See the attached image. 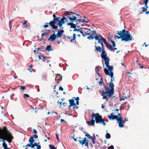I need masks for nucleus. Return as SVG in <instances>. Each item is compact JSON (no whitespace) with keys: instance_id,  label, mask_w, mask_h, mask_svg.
Returning <instances> with one entry per match:
<instances>
[{"instance_id":"obj_4","label":"nucleus","mask_w":149,"mask_h":149,"mask_svg":"<svg viewBox=\"0 0 149 149\" xmlns=\"http://www.w3.org/2000/svg\"><path fill=\"white\" fill-rule=\"evenodd\" d=\"M109 86L110 88V90L104 91V90H100L99 92L101 95L103 96L102 99H105L106 101H108L109 98H110L114 94V86L113 83H109Z\"/></svg>"},{"instance_id":"obj_14","label":"nucleus","mask_w":149,"mask_h":149,"mask_svg":"<svg viewBox=\"0 0 149 149\" xmlns=\"http://www.w3.org/2000/svg\"><path fill=\"white\" fill-rule=\"evenodd\" d=\"M82 29H84L85 30V31H84V32L85 33V34H86V35H90L91 33V30L90 29L88 28H82Z\"/></svg>"},{"instance_id":"obj_20","label":"nucleus","mask_w":149,"mask_h":149,"mask_svg":"<svg viewBox=\"0 0 149 149\" xmlns=\"http://www.w3.org/2000/svg\"><path fill=\"white\" fill-rule=\"evenodd\" d=\"M95 47L96 50L97 52H101L102 51L103 49H102L101 47L99 46H95Z\"/></svg>"},{"instance_id":"obj_23","label":"nucleus","mask_w":149,"mask_h":149,"mask_svg":"<svg viewBox=\"0 0 149 149\" xmlns=\"http://www.w3.org/2000/svg\"><path fill=\"white\" fill-rule=\"evenodd\" d=\"M46 50L49 51H53V49L51 48V46L50 45L47 46L46 48Z\"/></svg>"},{"instance_id":"obj_55","label":"nucleus","mask_w":149,"mask_h":149,"mask_svg":"<svg viewBox=\"0 0 149 149\" xmlns=\"http://www.w3.org/2000/svg\"><path fill=\"white\" fill-rule=\"evenodd\" d=\"M63 88L62 87V86H60L59 88V90H61V91H63Z\"/></svg>"},{"instance_id":"obj_38","label":"nucleus","mask_w":149,"mask_h":149,"mask_svg":"<svg viewBox=\"0 0 149 149\" xmlns=\"http://www.w3.org/2000/svg\"><path fill=\"white\" fill-rule=\"evenodd\" d=\"M64 38L65 40H70L71 39V38L68 36H65Z\"/></svg>"},{"instance_id":"obj_57","label":"nucleus","mask_w":149,"mask_h":149,"mask_svg":"<svg viewBox=\"0 0 149 149\" xmlns=\"http://www.w3.org/2000/svg\"><path fill=\"white\" fill-rule=\"evenodd\" d=\"M41 148V146L40 145H38L37 148V149H40Z\"/></svg>"},{"instance_id":"obj_26","label":"nucleus","mask_w":149,"mask_h":149,"mask_svg":"<svg viewBox=\"0 0 149 149\" xmlns=\"http://www.w3.org/2000/svg\"><path fill=\"white\" fill-rule=\"evenodd\" d=\"M91 139L92 140V142L94 144H95V141L96 139H95V135H94V136L92 138V139Z\"/></svg>"},{"instance_id":"obj_17","label":"nucleus","mask_w":149,"mask_h":149,"mask_svg":"<svg viewBox=\"0 0 149 149\" xmlns=\"http://www.w3.org/2000/svg\"><path fill=\"white\" fill-rule=\"evenodd\" d=\"M68 17L71 22H73L74 21H76L77 18L73 15L72 16V17L68 16Z\"/></svg>"},{"instance_id":"obj_8","label":"nucleus","mask_w":149,"mask_h":149,"mask_svg":"<svg viewBox=\"0 0 149 149\" xmlns=\"http://www.w3.org/2000/svg\"><path fill=\"white\" fill-rule=\"evenodd\" d=\"M53 20L51 21L49 23V24L50 26L52 27L53 29L56 30L58 28V26H56L55 24L58 22V20L60 19V18L56 17L54 14H53Z\"/></svg>"},{"instance_id":"obj_11","label":"nucleus","mask_w":149,"mask_h":149,"mask_svg":"<svg viewBox=\"0 0 149 149\" xmlns=\"http://www.w3.org/2000/svg\"><path fill=\"white\" fill-rule=\"evenodd\" d=\"M66 18L63 17L61 18L60 20L59 19L58 21V25L59 26V27H62L63 24L65 23L66 21Z\"/></svg>"},{"instance_id":"obj_25","label":"nucleus","mask_w":149,"mask_h":149,"mask_svg":"<svg viewBox=\"0 0 149 149\" xmlns=\"http://www.w3.org/2000/svg\"><path fill=\"white\" fill-rule=\"evenodd\" d=\"M96 35H97L96 31H92V32H91V33L90 35L93 36V37H94Z\"/></svg>"},{"instance_id":"obj_37","label":"nucleus","mask_w":149,"mask_h":149,"mask_svg":"<svg viewBox=\"0 0 149 149\" xmlns=\"http://www.w3.org/2000/svg\"><path fill=\"white\" fill-rule=\"evenodd\" d=\"M13 21V20H10L9 21V27H10V29H11V25H12Z\"/></svg>"},{"instance_id":"obj_33","label":"nucleus","mask_w":149,"mask_h":149,"mask_svg":"<svg viewBox=\"0 0 149 149\" xmlns=\"http://www.w3.org/2000/svg\"><path fill=\"white\" fill-rule=\"evenodd\" d=\"M148 0H144L143 3V4H144L145 6H148L147 3L148 2Z\"/></svg>"},{"instance_id":"obj_62","label":"nucleus","mask_w":149,"mask_h":149,"mask_svg":"<svg viewBox=\"0 0 149 149\" xmlns=\"http://www.w3.org/2000/svg\"><path fill=\"white\" fill-rule=\"evenodd\" d=\"M27 22V20H25L24 21V22L23 23H22V24L23 25H25V24H26V22Z\"/></svg>"},{"instance_id":"obj_5","label":"nucleus","mask_w":149,"mask_h":149,"mask_svg":"<svg viewBox=\"0 0 149 149\" xmlns=\"http://www.w3.org/2000/svg\"><path fill=\"white\" fill-rule=\"evenodd\" d=\"M107 117L110 120L116 119L119 124V126L120 127H123L124 126V124L126 121H128L127 119L123 120V117L122 116L119 117L118 116L114 115V113H112L110 114V115H108Z\"/></svg>"},{"instance_id":"obj_18","label":"nucleus","mask_w":149,"mask_h":149,"mask_svg":"<svg viewBox=\"0 0 149 149\" xmlns=\"http://www.w3.org/2000/svg\"><path fill=\"white\" fill-rule=\"evenodd\" d=\"M49 30H48V31H49L48 32H46L44 33H43L42 34V35H41V38H40V39H39L38 40L39 41H40L42 40H43V36H48V34H49Z\"/></svg>"},{"instance_id":"obj_31","label":"nucleus","mask_w":149,"mask_h":149,"mask_svg":"<svg viewBox=\"0 0 149 149\" xmlns=\"http://www.w3.org/2000/svg\"><path fill=\"white\" fill-rule=\"evenodd\" d=\"M49 146L50 149H56V148L54 146L52 145H49Z\"/></svg>"},{"instance_id":"obj_48","label":"nucleus","mask_w":149,"mask_h":149,"mask_svg":"<svg viewBox=\"0 0 149 149\" xmlns=\"http://www.w3.org/2000/svg\"><path fill=\"white\" fill-rule=\"evenodd\" d=\"M56 137V139H57L59 141V139L58 137V134L57 133H56L55 134Z\"/></svg>"},{"instance_id":"obj_22","label":"nucleus","mask_w":149,"mask_h":149,"mask_svg":"<svg viewBox=\"0 0 149 149\" xmlns=\"http://www.w3.org/2000/svg\"><path fill=\"white\" fill-rule=\"evenodd\" d=\"M29 141L30 143V144H29L31 145L34 142V140L33 137H30L29 139Z\"/></svg>"},{"instance_id":"obj_34","label":"nucleus","mask_w":149,"mask_h":149,"mask_svg":"<svg viewBox=\"0 0 149 149\" xmlns=\"http://www.w3.org/2000/svg\"><path fill=\"white\" fill-rule=\"evenodd\" d=\"M49 23L46 22L45 24L44 25L43 27L45 28H47L49 26Z\"/></svg>"},{"instance_id":"obj_45","label":"nucleus","mask_w":149,"mask_h":149,"mask_svg":"<svg viewBox=\"0 0 149 149\" xmlns=\"http://www.w3.org/2000/svg\"><path fill=\"white\" fill-rule=\"evenodd\" d=\"M95 70L96 73H97L99 72V68L97 67H96Z\"/></svg>"},{"instance_id":"obj_1","label":"nucleus","mask_w":149,"mask_h":149,"mask_svg":"<svg viewBox=\"0 0 149 149\" xmlns=\"http://www.w3.org/2000/svg\"><path fill=\"white\" fill-rule=\"evenodd\" d=\"M13 139L11 132L6 126H4L2 128H0V141L3 142L2 146L4 149H9L7 147V145L5 141L10 143Z\"/></svg>"},{"instance_id":"obj_27","label":"nucleus","mask_w":149,"mask_h":149,"mask_svg":"<svg viewBox=\"0 0 149 149\" xmlns=\"http://www.w3.org/2000/svg\"><path fill=\"white\" fill-rule=\"evenodd\" d=\"M89 22V20L87 18H86L85 19H83V20L81 21V22H85L87 23Z\"/></svg>"},{"instance_id":"obj_6","label":"nucleus","mask_w":149,"mask_h":149,"mask_svg":"<svg viewBox=\"0 0 149 149\" xmlns=\"http://www.w3.org/2000/svg\"><path fill=\"white\" fill-rule=\"evenodd\" d=\"M74 100L76 101V104L77 105H79V97H77L76 98L75 97H73L71 99L68 100L70 103V105L68 106V107L70 109V107H73V109L74 110L77 109L78 107L76 106V104L75 103L74 101Z\"/></svg>"},{"instance_id":"obj_46","label":"nucleus","mask_w":149,"mask_h":149,"mask_svg":"<svg viewBox=\"0 0 149 149\" xmlns=\"http://www.w3.org/2000/svg\"><path fill=\"white\" fill-rule=\"evenodd\" d=\"M79 32L84 37H85V36H86V34H84L83 31H81V30H80V31Z\"/></svg>"},{"instance_id":"obj_40","label":"nucleus","mask_w":149,"mask_h":149,"mask_svg":"<svg viewBox=\"0 0 149 149\" xmlns=\"http://www.w3.org/2000/svg\"><path fill=\"white\" fill-rule=\"evenodd\" d=\"M94 38V37H93L91 36H90L87 37V38L90 40H93V39Z\"/></svg>"},{"instance_id":"obj_21","label":"nucleus","mask_w":149,"mask_h":149,"mask_svg":"<svg viewBox=\"0 0 149 149\" xmlns=\"http://www.w3.org/2000/svg\"><path fill=\"white\" fill-rule=\"evenodd\" d=\"M62 79L61 76L59 74L56 76L55 78V80L57 81H61Z\"/></svg>"},{"instance_id":"obj_29","label":"nucleus","mask_w":149,"mask_h":149,"mask_svg":"<svg viewBox=\"0 0 149 149\" xmlns=\"http://www.w3.org/2000/svg\"><path fill=\"white\" fill-rule=\"evenodd\" d=\"M70 15L71 14H74V15H76L77 16H79L80 17L79 18H80L81 17V16H80V15L79 14H78L77 13H76V12H70ZM79 18V17H78Z\"/></svg>"},{"instance_id":"obj_3","label":"nucleus","mask_w":149,"mask_h":149,"mask_svg":"<svg viewBox=\"0 0 149 149\" xmlns=\"http://www.w3.org/2000/svg\"><path fill=\"white\" fill-rule=\"evenodd\" d=\"M117 34L120 35L119 36L117 35H115V38H117L118 39L121 38L122 41H125V42L129 41H131L132 40H134V39L132 37V36L130 35L129 31H126L123 29L122 31H117Z\"/></svg>"},{"instance_id":"obj_44","label":"nucleus","mask_w":149,"mask_h":149,"mask_svg":"<svg viewBox=\"0 0 149 149\" xmlns=\"http://www.w3.org/2000/svg\"><path fill=\"white\" fill-rule=\"evenodd\" d=\"M127 98V97H122V98H120V101L121 100H124L125 99Z\"/></svg>"},{"instance_id":"obj_35","label":"nucleus","mask_w":149,"mask_h":149,"mask_svg":"<svg viewBox=\"0 0 149 149\" xmlns=\"http://www.w3.org/2000/svg\"><path fill=\"white\" fill-rule=\"evenodd\" d=\"M99 85H100L101 86H102V84L103 83V80L102 79V78H101L100 79V81L99 82Z\"/></svg>"},{"instance_id":"obj_2","label":"nucleus","mask_w":149,"mask_h":149,"mask_svg":"<svg viewBox=\"0 0 149 149\" xmlns=\"http://www.w3.org/2000/svg\"><path fill=\"white\" fill-rule=\"evenodd\" d=\"M92 120L90 121H86V122L89 125H93L95 123L94 120L95 119L96 123L97 124H102L105 126L106 123L105 122V120L102 118V116L98 113H93L91 116Z\"/></svg>"},{"instance_id":"obj_10","label":"nucleus","mask_w":149,"mask_h":149,"mask_svg":"<svg viewBox=\"0 0 149 149\" xmlns=\"http://www.w3.org/2000/svg\"><path fill=\"white\" fill-rule=\"evenodd\" d=\"M102 52V53L101 54V57L104 60L105 62L106 61H109V58L107 57V54L104 50L103 49Z\"/></svg>"},{"instance_id":"obj_30","label":"nucleus","mask_w":149,"mask_h":149,"mask_svg":"<svg viewBox=\"0 0 149 149\" xmlns=\"http://www.w3.org/2000/svg\"><path fill=\"white\" fill-rule=\"evenodd\" d=\"M85 136H87L88 138L90 139H92V138L93 137L92 136H90V135L88 134V133L86 134Z\"/></svg>"},{"instance_id":"obj_28","label":"nucleus","mask_w":149,"mask_h":149,"mask_svg":"<svg viewBox=\"0 0 149 149\" xmlns=\"http://www.w3.org/2000/svg\"><path fill=\"white\" fill-rule=\"evenodd\" d=\"M106 138L107 139H110L111 138L110 134L109 133H107L106 135Z\"/></svg>"},{"instance_id":"obj_36","label":"nucleus","mask_w":149,"mask_h":149,"mask_svg":"<svg viewBox=\"0 0 149 149\" xmlns=\"http://www.w3.org/2000/svg\"><path fill=\"white\" fill-rule=\"evenodd\" d=\"M33 67V65H30L29 66V69H28V70H29V71L31 72H32L33 70L32 69V68Z\"/></svg>"},{"instance_id":"obj_59","label":"nucleus","mask_w":149,"mask_h":149,"mask_svg":"<svg viewBox=\"0 0 149 149\" xmlns=\"http://www.w3.org/2000/svg\"><path fill=\"white\" fill-rule=\"evenodd\" d=\"M43 47H44L43 46V47H41L38 48L37 49V51H38L40 49H43Z\"/></svg>"},{"instance_id":"obj_64","label":"nucleus","mask_w":149,"mask_h":149,"mask_svg":"<svg viewBox=\"0 0 149 149\" xmlns=\"http://www.w3.org/2000/svg\"><path fill=\"white\" fill-rule=\"evenodd\" d=\"M72 137L75 142H76L77 141L76 139L74 138L73 136H72Z\"/></svg>"},{"instance_id":"obj_51","label":"nucleus","mask_w":149,"mask_h":149,"mask_svg":"<svg viewBox=\"0 0 149 149\" xmlns=\"http://www.w3.org/2000/svg\"><path fill=\"white\" fill-rule=\"evenodd\" d=\"M108 149H114V147L113 146H111L108 147Z\"/></svg>"},{"instance_id":"obj_49","label":"nucleus","mask_w":149,"mask_h":149,"mask_svg":"<svg viewBox=\"0 0 149 149\" xmlns=\"http://www.w3.org/2000/svg\"><path fill=\"white\" fill-rule=\"evenodd\" d=\"M21 89L22 90H24L26 89V87L24 86H20Z\"/></svg>"},{"instance_id":"obj_41","label":"nucleus","mask_w":149,"mask_h":149,"mask_svg":"<svg viewBox=\"0 0 149 149\" xmlns=\"http://www.w3.org/2000/svg\"><path fill=\"white\" fill-rule=\"evenodd\" d=\"M23 97H24V98H26L29 97V96L27 94H24Z\"/></svg>"},{"instance_id":"obj_47","label":"nucleus","mask_w":149,"mask_h":149,"mask_svg":"<svg viewBox=\"0 0 149 149\" xmlns=\"http://www.w3.org/2000/svg\"><path fill=\"white\" fill-rule=\"evenodd\" d=\"M81 30V29H75H75H74L73 31L79 32Z\"/></svg>"},{"instance_id":"obj_13","label":"nucleus","mask_w":149,"mask_h":149,"mask_svg":"<svg viewBox=\"0 0 149 149\" xmlns=\"http://www.w3.org/2000/svg\"><path fill=\"white\" fill-rule=\"evenodd\" d=\"M56 37H57L56 34H55L54 33L50 36V37L48 39V40L49 41L51 40V42H52L54 40H55V39Z\"/></svg>"},{"instance_id":"obj_54","label":"nucleus","mask_w":149,"mask_h":149,"mask_svg":"<svg viewBox=\"0 0 149 149\" xmlns=\"http://www.w3.org/2000/svg\"><path fill=\"white\" fill-rule=\"evenodd\" d=\"M100 44H101V46H102L101 48L102 49H104V45L103 44V43L102 42L101 43H100Z\"/></svg>"},{"instance_id":"obj_63","label":"nucleus","mask_w":149,"mask_h":149,"mask_svg":"<svg viewBox=\"0 0 149 149\" xmlns=\"http://www.w3.org/2000/svg\"><path fill=\"white\" fill-rule=\"evenodd\" d=\"M57 103L58 104H60V105H62V102H59L58 101L57 102Z\"/></svg>"},{"instance_id":"obj_58","label":"nucleus","mask_w":149,"mask_h":149,"mask_svg":"<svg viewBox=\"0 0 149 149\" xmlns=\"http://www.w3.org/2000/svg\"><path fill=\"white\" fill-rule=\"evenodd\" d=\"M32 137H33V138H35L36 139H37L38 137V136L36 134H35Z\"/></svg>"},{"instance_id":"obj_24","label":"nucleus","mask_w":149,"mask_h":149,"mask_svg":"<svg viewBox=\"0 0 149 149\" xmlns=\"http://www.w3.org/2000/svg\"><path fill=\"white\" fill-rule=\"evenodd\" d=\"M106 47H107L110 51L113 50V48L112 46L110 44H108L107 45H106Z\"/></svg>"},{"instance_id":"obj_52","label":"nucleus","mask_w":149,"mask_h":149,"mask_svg":"<svg viewBox=\"0 0 149 149\" xmlns=\"http://www.w3.org/2000/svg\"><path fill=\"white\" fill-rule=\"evenodd\" d=\"M66 15H69L70 13V12L69 11H65L64 13Z\"/></svg>"},{"instance_id":"obj_43","label":"nucleus","mask_w":149,"mask_h":149,"mask_svg":"<svg viewBox=\"0 0 149 149\" xmlns=\"http://www.w3.org/2000/svg\"><path fill=\"white\" fill-rule=\"evenodd\" d=\"M142 9H143V10L141 11L142 12L147 11V9H146V8L144 7H142Z\"/></svg>"},{"instance_id":"obj_56","label":"nucleus","mask_w":149,"mask_h":149,"mask_svg":"<svg viewBox=\"0 0 149 149\" xmlns=\"http://www.w3.org/2000/svg\"><path fill=\"white\" fill-rule=\"evenodd\" d=\"M33 132L35 134H37V131H36V130L35 129H33Z\"/></svg>"},{"instance_id":"obj_12","label":"nucleus","mask_w":149,"mask_h":149,"mask_svg":"<svg viewBox=\"0 0 149 149\" xmlns=\"http://www.w3.org/2000/svg\"><path fill=\"white\" fill-rule=\"evenodd\" d=\"M94 38L96 40H97L98 43L100 44L102 42V40L104 38L99 34L98 35H96L94 37Z\"/></svg>"},{"instance_id":"obj_60","label":"nucleus","mask_w":149,"mask_h":149,"mask_svg":"<svg viewBox=\"0 0 149 149\" xmlns=\"http://www.w3.org/2000/svg\"><path fill=\"white\" fill-rule=\"evenodd\" d=\"M137 64L139 65L141 68H143V65H141L140 64L138 63Z\"/></svg>"},{"instance_id":"obj_9","label":"nucleus","mask_w":149,"mask_h":149,"mask_svg":"<svg viewBox=\"0 0 149 149\" xmlns=\"http://www.w3.org/2000/svg\"><path fill=\"white\" fill-rule=\"evenodd\" d=\"M79 139H81V140H80L79 141V143L80 144H81L82 146L83 145H84L85 146H87L88 148V141L86 139V138L85 137L83 139L81 138V137H79Z\"/></svg>"},{"instance_id":"obj_53","label":"nucleus","mask_w":149,"mask_h":149,"mask_svg":"<svg viewBox=\"0 0 149 149\" xmlns=\"http://www.w3.org/2000/svg\"><path fill=\"white\" fill-rule=\"evenodd\" d=\"M81 21H81V19H77V20H76V22L77 23V22H81Z\"/></svg>"},{"instance_id":"obj_19","label":"nucleus","mask_w":149,"mask_h":149,"mask_svg":"<svg viewBox=\"0 0 149 149\" xmlns=\"http://www.w3.org/2000/svg\"><path fill=\"white\" fill-rule=\"evenodd\" d=\"M38 145V144L36 142L34 143H33L31 145L29 144V143L27 145V146H28V147H31V148H33L35 146L37 147Z\"/></svg>"},{"instance_id":"obj_42","label":"nucleus","mask_w":149,"mask_h":149,"mask_svg":"<svg viewBox=\"0 0 149 149\" xmlns=\"http://www.w3.org/2000/svg\"><path fill=\"white\" fill-rule=\"evenodd\" d=\"M76 34H75V33H74L73 34V40H75L76 39Z\"/></svg>"},{"instance_id":"obj_15","label":"nucleus","mask_w":149,"mask_h":149,"mask_svg":"<svg viewBox=\"0 0 149 149\" xmlns=\"http://www.w3.org/2000/svg\"><path fill=\"white\" fill-rule=\"evenodd\" d=\"M77 23L76 24H73L72 22H71V23H68V25H70V27L71 28H74L75 29L77 27ZM77 28L79 27V26H78L77 27Z\"/></svg>"},{"instance_id":"obj_16","label":"nucleus","mask_w":149,"mask_h":149,"mask_svg":"<svg viewBox=\"0 0 149 149\" xmlns=\"http://www.w3.org/2000/svg\"><path fill=\"white\" fill-rule=\"evenodd\" d=\"M64 32L63 30H58L57 33L56 37L58 38H59L61 37L63 34V33Z\"/></svg>"},{"instance_id":"obj_32","label":"nucleus","mask_w":149,"mask_h":149,"mask_svg":"<svg viewBox=\"0 0 149 149\" xmlns=\"http://www.w3.org/2000/svg\"><path fill=\"white\" fill-rule=\"evenodd\" d=\"M103 86H104V90L105 91H108L109 90H110L109 88H108V87H107L106 86H104V84H103Z\"/></svg>"},{"instance_id":"obj_50","label":"nucleus","mask_w":149,"mask_h":149,"mask_svg":"<svg viewBox=\"0 0 149 149\" xmlns=\"http://www.w3.org/2000/svg\"><path fill=\"white\" fill-rule=\"evenodd\" d=\"M43 56H44V55H43ZM43 58H42V61H43L44 62H45V59H46L47 58V57H45V56H43Z\"/></svg>"},{"instance_id":"obj_61","label":"nucleus","mask_w":149,"mask_h":149,"mask_svg":"<svg viewBox=\"0 0 149 149\" xmlns=\"http://www.w3.org/2000/svg\"><path fill=\"white\" fill-rule=\"evenodd\" d=\"M62 104H63V106H66L67 104V103L65 102H63V103H62Z\"/></svg>"},{"instance_id":"obj_7","label":"nucleus","mask_w":149,"mask_h":149,"mask_svg":"<svg viewBox=\"0 0 149 149\" xmlns=\"http://www.w3.org/2000/svg\"><path fill=\"white\" fill-rule=\"evenodd\" d=\"M109 61H106L105 62V64L106 67L108 68V70L106 68L104 69V71L105 74L107 75H110L112 77L113 76V73L112 71L114 68L113 66H109Z\"/></svg>"},{"instance_id":"obj_39","label":"nucleus","mask_w":149,"mask_h":149,"mask_svg":"<svg viewBox=\"0 0 149 149\" xmlns=\"http://www.w3.org/2000/svg\"><path fill=\"white\" fill-rule=\"evenodd\" d=\"M102 42H104V43L106 45H107V44H108L106 41V40L104 39V38H103V40H102Z\"/></svg>"}]
</instances>
